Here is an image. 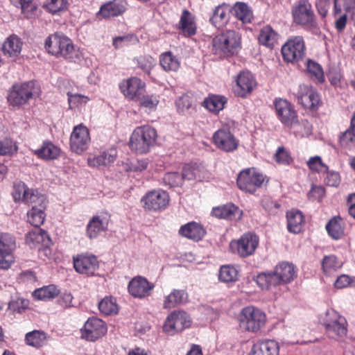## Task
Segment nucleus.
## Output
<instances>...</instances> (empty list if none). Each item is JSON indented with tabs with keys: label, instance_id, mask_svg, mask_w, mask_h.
Listing matches in <instances>:
<instances>
[{
	"label": "nucleus",
	"instance_id": "f257e3e1",
	"mask_svg": "<svg viewBox=\"0 0 355 355\" xmlns=\"http://www.w3.org/2000/svg\"><path fill=\"white\" fill-rule=\"evenodd\" d=\"M44 49L49 54L56 58L62 57L70 62L80 63L83 59L80 49L63 33L49 35L45 40Z\"/></svg>",
	"mask_w": 355,
	"mask_h": 355
},
{
	"label": "nucleus",
	"instance_id": "f03ea898",
	"mask_svg": "<svg viewBox=\"0 0 355 355\" xmlns=\"http://www.w3.org/2000/svg\"><path fill=\"white\" fill-rule=\"evenodd\" d=\"M40 92V85L35 80L15 83L8 91L7 101L13 109H19L31 99L38 97Z\"/></svg>",
	"mask_w": 355,
	"mask_h": 355
},
{
	"label": "nucleus",
	"instance_id": "7ed1b4c3",
	"mask_svg": "<svg viewBox=\"0 0 355 355\" xmlns=\"http://www.w3.org/2000/svg\"><path fill=\"white\" fill-rule=\"evenodd\" d=\"M241 49V37L234 30H227L212 40V51L220 59L232 57Z\"/></svg>",
	"mask_w": 355,
	"mask_h": 355
},
{
	"label": "nucleus",
	"instance_id": "20e7f679",
	"mask_svg": "<svg viewBox=\"0 0 355 355\" xmlns=\"http://www.w3.org/2000/svg\"><path fill=\"white\" fill-rule=\"evenodd\" d=\"M157 138V132L155 128L149 125L139 126L131 134L129 147L137 154H146L155 145Z\"/></svg>",
	"mask_w": 355,
	"mask_h": 355
},
{
	"label": "nucleus",
	"instance_id": "39448f33",
	"mask_svg": "<svg viewBox=\"0 0 355 355\" xmlns=\"http://www.w3.org/2000/svg\"><path fill=\"white\" fill-rule=\"evenodd\" d=\"M293 21L305 29L315 33L319 30L312 6L309 0H299L292 9Z\"/></svg>",
	"mask_w": 355,
	"mask_h": 355
},
{
	"label": "nucleus",
	"instance_id": "423d86ee",
	"mask_svg": "<svg viewBox=\"0 0 355 355\" xmlns=\"http://www.w3.org/2000/svg\"><path fill=\"white\" fill-rule=\"evenodd\" d=\"M239 326L250 332H257L265 324L266 314L254 306L244 307L239 315Z\"/></svg>",
	"mask_w": 355,
	"mask_h": 355
},
{
	"label": "nucleus",
	"instance_id": "0eeeda50",
	"mask_svg": "<svg viewBox=\"0 0 355 355\" xmlns=\"http://www.w3.org/2000/svg\"><path fill=\"white\" fill-rule=\"evenodd\" d=\"M264 182V176L254 168L241 170L237 175L236 185L245 193L254 194L257 189L261 188Z\"/></svg>",
	"mask_w": 355,
	"mask_h": 355
},
{
	"label": "nucleus",
	"instance_id": "6e6552de",
	"mask_svg": "<svg viewBox=\"0 0 355 355\" xmlns=\"http://www.w3.org/2000/svg\"><path fill=\"white\" fill-rule=\"evenodd\" d=\"M273 107L278 120L287 128H293L300 123L297 113L292 103L286 99L275 98Z\"/></svg>",
	"mask_w": 355,
	"mask_h": 355
},
{
	"label": "nucleus",
	"instance_id": "1a4fd4ad",
	"mask_svg": "<svg viewBox=\"0 0 355 355\" xmlns=\"http://www.w3.org/2000/svg\"><path fill=\"white\" fill-rule=\"evenodd\" d=\"M259 238L253 232L244 233L241 237L230 243V248L241 257H248L253 254L259 245Z\"/></svg>",
	"mask_w": 355,
	"mask_h": 355
},
{
	"label": "nucleus",
	"instance_id": "9d476101",
	"mask_svg": "<svg viewBox=\"0 0 355 355\" xmlns=\"http://www.w3.org/2000/svg\"><path fill=\"white\" fill-rule=\"evenodd\" d=\"M212 141L218 149L225 153L234 152L239 145V139L232 132L230 126L227 124L222 125L214 133Z\"/></svg>",
	"mask_w": 355,
	"mask_h": 355
},
{
	"label": "nucleus",
	"instance_id": "9b49d317",
	"mask_svg": "<svg viewBox=\"0 0 355 355\" xmlns=\"http://www.w3.org/2000/svg\"><path fill=\"white\" fill-rule=\"evenodd\" d=\"M192 320L184 311H174L169 314L163 324V331L171 335L191 327Z\"/></svg>",
	"mask_w": 355,
	"mask_h": 355
},
{
	"label": "nucleus",
	"instance_id": "f8f14e48",
	"mask_svg": "<svg viewBox=\"0 0 355 355\" xmlns=\"http://www.w3.org/2000/svg\"><path fill=\"white\" fill-rule=\"evenodd\" d=\"M283 60L295 63L302 60L305 55V44L302 36H295L288 40L282 47Z\"/></svg>",
	"mask_w": 355,
	"mask_h": 355
},
{
	"label": "nucleus",
	"instance_id": "ddd939ff",
	"mask_svg": "<svg viewBox=\"0 0 355 355\" xmlns=\"http://www.w3.org/2000/svg\"><path fill=\"white\" fill-rule=\"evenodd\" d=\"M141 202L145 210L157 212L166 208L169 202V195L162 189H153L145 193Z\"/></svg>",
	"mask_w": 355,
	"mask_h": 355
},
{
	"label": "nucleus",
	"instance_id": "4468645a",
	"mask_svg": "<svg viewBox=\"0 0 355 355\" xmlns=\"http://www.w3.org/2000/svg\"><path fill=\"white\" fill-rule=\"evenodd\" d=\"M107 331L105 322L94 316L89 318L81 329L82 337L91 342H95L102 338Z\"/></svg>",
	"mask_w": 355,
	"mask_h": 355
},
{
	"label": "nucleus",
	"instance_id": "2eb2a0df",
	"mask_svg": "<svg viewBox=\"0 0 355 355\" xmlns=\"http://www.w3.org/2000/svg\"><path fill=\"white\" fill-rule=\"evenodd\" d=\"M89 141V129L83 123L76 125L70 137L71 150L80 155L88 148Z\"/></svg>",
	"mask_w": 355,
	"mask_h": 355
},
{
	"label": "nucleus",
	"instance_id": "dca6fc26",
	"mask_svg": "<svg viewBox=\"0 0 355 355\" xmlns=\"http://www.w3.org/2000/svg\"><path fill=\"white\" fill-rule=\"evenodd\" d=\"M119 89L125 98L138 101L146 92V83L137 77H130L119 84Z\"/></svg>",
	"mask_w": 355,
	"mask_h": 355
},
{
	"label": "nucleus",
	"instance_id": "f3484780",
	"mask_svg": "<svg viewBox=\"0 0 355 355\" xmlns=\"http://www.w3.org/2000/svg\"><path fill=\"white\" fill-rule=\"evenodd\" d=\"M256 85L254 75L248 70L242 71L236 77L234 94L238 97L245 98L252 93Z\"/></svg>",
	"mask_w": 355,
	"mask_h": 355
},
{
	"label": "nucleus",
	"instance_id": "a211bd4d",
	"mask_svg": "<svg viewBox=\"0 0 355 355\" xmlns=\"http://www.w3.org/2000/svg\"><path fill=\"white\" fill-rule=\"evenodd\" d=\"M73 268L80 274L94 277L96 275V271L99 268V261L97 257L93 254L78 255L76 258H73Z\"/></svg>",
	"mask_w": 355,
	"mask_h": 355
},
{
	"label": "nucleus",
	"instance_id": "6ab92c4d",
	"mask_svg": "<svg viewBox=\"0 0 355 355\" xmlns=\"http://www.w3.org/2000/svg\"><path fill=\"white\" fill-rule=\"evenodd\" d=\"M155 284L150 282L146 277L136 276L128 283V291L130 295L135 298L142 299L149 296Z\"/></svg>",
	"mask_w": 355,
	"mask_h": 355
},
{
	"label": "nucleus",
	"instance_id": "aec40b11",
	"mask_svg": "<svg viewBox=\"0 0 355 355\" xmlns=\"http://www.w3.org/2000/svg\"><path fill=\"white\" fill-rule=\"evenodd\" d=\"M272 271L277 286L289 284L297 276L295 266L288 261L279 262Z\"/></svg>",
	"mask_w": 355,
	"mask_h": 355
},
{
	"label": "nucleus",
	"instance_id": "412c9836",
	"mask_svg": "<svg viewBox=\"0 0 355 355\" xmlns=\"http://www.w3.org/2000/svg\"><path fill=\"white\" fill-rule=\"evenodd\" d=\"M211 214L217 218L229 220H239L243 215V210L232 202L213 207Z\"/></svg>",
	"mask_w": 355,
	"mask_h": 355
},
{
	"label": "nucleus",
	"instance_id": "4be33fe9",
	"mask_svg": "<svg viewBox=\"0 0 355 355\" xmlns=\"http://www.w3.org/2000/svg\"><path fill=\"white\" fill-rule=\"evenodd\" d=\"M16 243L15 237L8 233L0 234V268L8 269L11 266L10 262L6 260V258L10 255L12 251L15 248Z\"/></svg>",
	"mask_w": 355,
	"mask_h": 355
},
{
	"label": "nucleus",
	"instance_id": "5701e85b",
	"mask_svg": "<svg viewBox=\"0 0 355 355\" xmlns=\"http://www.w3.org/2000/svg\"><path fill=\"white\" fill-rule=\"evenodd\" d=\"M297 101L304 108L311 112H316L322 105L320 95L312 85L306 87V92L297 97Z\"/></svg>",
	"mask_w": 355,
	"mask_h": 355
},
{
	"label": "nucleus",
	"instance_id": "b1692460",
	"mask_svg": "<svg viewBox=\"0 0 355 355\" xmlns=\"http://www.w3.org/2000/svg\"><path fill=\"white\" fill-rule=\"evenodd\" d=\"M248 355H279V344L270 339L258 340L252 345Z\"/></svg>",
	"mask_w": 355,
	"mask_h": 355
},
{
	"label": "nucleus",
	"instance_id": "393cba45",
	"mask_svg": "<svg viewBox=\"0 0 355 355\" xmlns=\"http://www.w3.org/2000/svg\"><path fill=\"white\" fill-rule=\"evenodd\" d=\"M179 234L188 239L199 241L206 235L207 231L200 223L191 221L180 227Z\"/></svg>",
	"mask_w": 355,
	"mask_h": 355
},
{
	"label": "nucleus",
	"instance_id": "a878e982",
	"mask_svg": "<svg viewBox=\"0 0 355 355\" xmlns=\"http://www.w3.org/2000/svg\"><path fill=\"white\" fill-rule=\"evenodd\" d=\"M176 28L183 36L187 37H192L196 34L197 26L194 17L187 9L183 10Z\"/></svg>",
	"mask_w": 355,
	"mask_h": 355
},
{
	"label": "nucleus",
	"instance_id": "bb28decb",
	"mask_svg": "<svg viewBox=\"0 0 355 355\" xmlns=\"http://www.w3.org/2000/svg\"><path fill=\"white\" fill-rule=\"evenodd\" d=\"M108 229V221L100 216H92L86 226V236L90 240L96 239L99 234Z\"/></svg>",
	"mask_w": 355,
	"mask_h": 355
},
{
	"label": "nucleus",
	"instance_id": "cd10ccee",
	"mask_svg": "<svg viewBox=\"0 0 355 355\" xmlns=\"http://www.w3.org/2000/svg\"><path fill=\"white\" fill-rule=\"evenodd\" d=\"M23 44L22 40L18 35L12 34L3 42L1 51L4 55L17 58L21 54Z\"/></svg>",
	"mask_w": 355,
	"mask_h": 355
},
{
	"label": "nucleus",
	"instance_id": "c85d7f7f",
	"mask_svg": "<svg viewBox=\"0 0 355 355\" xmlns=\"http://www.w3.org/2000/svg\"><path fill=\"white\" fill-rule=\"evenodd\" d=\"M125 10L123 0H113L103 4L96 15L107 19L121 15Z\"/></svg>",
	"mask_w": 355,
	"mask_h": 355
},
{
	"label": "nucleus",
	"instance_id": "c756f323",
	"mask_svg": "<svg viewBox=\"0 0 355 355\" xmlns=\"http://www.w3.org/2000/svg\"><path fill=\"white\" fill-rule=\"evenodd\" d=\"M25 241L31 248H36L44 242L47 244L51 243V237L44 229L35 227V230L29 231L26 234Z\"/></svg>",
	"mask_w": 355,
	"mask_h": 355
},
{
	"label": "nucleus",
	"instance_id": "7c9ffc66",
	"mask_svg": "<svg viewBox=\"0 0 355 355\" xmlns=\"http://www.w3.org/2000/svg\"><path fill=\"white\" fill-rule=\"evenodd\" d=\"M33 154L40 159L53 160L60 156V148L52 141L46 139L43 141L40 148L33 150Z\"/></svg>",
	"mask_w": 355,
	"mask_h": 355
},
{
	"label": "nucleus",
	"instance_id": "2f4dec72",
	"mask_svg": "<svg viewBox=\"0 0 355 355\" xmlns=\"http://www.w3.org/2000/svg\"><path fill=\"white\" fill-rule=\"evenodd\" d=\"M229 14H230V5L223 3L214 9L209 21L214 26L219 28L229 21Z\"/></svg>",
	"mask_w": 355,
	"mask_h": 355
},
{
	"label": "nucleus",
	"instance_id": "473e14b6",
	"mask_svg": "<svg viewBox=\"0 0 355 355\" xmlns=\"http://www.w3.org/2000/svg\"><path fill=\"white\" fill-rule=\"evenodd\" d=\"M286 219L287 229L289 232L296 234L302 232L304 216L301 211L292 209L286 212Z\"/></svg>",
	"mask_w": 355,
	"mask_h": 355
},
{
	"label": "nucleus",
	"instance_id": "72a5a7b5",
	"mask_svg": "<svg viewBox=\"0 0 355 355\" xmlns=\"http://www.w3.org/2000/svg\"><path fill=\"white\" fill-rule=\"evenodd\" d=\"M227 103V98L223 95L209 94L208 96L204 99L202 105L209 112L218 114L225 108V105Z\"/></svg>",
	"mask_w": 355,
	"mask_h": 355
},
{
	"label": "nucleus",
	"instance_id": "f704fd0d",
	"mask_svg": "<svg viewBox=\"0 0 355 355\" xmlns=\"http://www.w3.org/2000/svg\"><path fill=\"white\" fill-rule=\"evenodd\" d=\"M306 72L316 84H322L325 82L324 70L320 64L315 60L308 58L305 62Z\"/></svg>",
	"mask_w": 355,
	"mask_h": 355
},
{
	"label": "nucleus",
	"instance_id": "c9c22d12",
	"mask_svg": "<svg viewBox=\"0 0 355 355\" xmlns=\"http://www.w3.org/2000/svg\"><path fill=\"white\" fill-rule=\"evenodd\" d=\"M341 222L342 218L338 215L332 217L325 225L328 235L334 240H339L345 235V229Z\"/></svg>",
	"mask_w": 355,
	"mask_h": 355
},
{
	"label": "nucleus",
	"instance_id": "e433bc0d",
	"mask_svg": "<svg viewBox=\"0 0 355 355\" xmlns=\"http://www.w3.org/2000/svg\"><path fill=\"white\" fill-rule=\"evenodd\" d=\"M230 14L243 23H250L251 21L252 10L245 2L237 1L234 6H230Z\"/></svg>",
	"mask_w": 355,
	"mask_h": 355
},
{
	"label": "nucleus",
	"instance_id": "4c0bfd02",
	"mask_svg": "<svg viewBox=\"0 0 355 355\" xmlns=\"http://www.w3.org/2000/svg\"><path fill=\"white\" fill-rule=\"evenodd\" d=\"M252 281L256 282L257 286L261 290L268 291L272 287L278 286L272 270L261 272L253 275Z\"/></svg>",
	"mask_w": 355,
	"mask_h": 355
},
{
	"label": "nucleus",
	"instance_id": "58836bf2",
	"mask_svg": "<svg viewBox=\"0 0 355 355\" xmlns=\"http://www.w3.org/2000/svg\"><path fill=\"white\" fill-rule=\"evenodd\" d=\"M48 205H33L31 209L27 212L28 222L35 227H40L44 224L46 218L45 210Z\"/></svg>",
	"mask_w": 355,
	"mask_h": 355
},
{
	"label": "nucleus",
	"instance_id": "ea45409f",
	"mask_svg": "<svg viewBox=\"0 0 355 355\" xmlns=\"http://www.w3.org/2000/svg\"><path fill=\"white\" fill-rule=\"evenodd\" d=\"M159 64L165 71H177L180 66L178 57L171 51L161 53L159 55Z\"/></svg>",
	"mask_w": 355,
	"mask_h": 355
},
{
	"label": "nucleus",
	"instance_id": "a19ab883",
	"mask_svg": "<svg viewBox=\"0 0 355 355\" xmlns=\"http://www.w3.org/2000/svg\"><path fill=\"white\" fill-rule=\"evenodd\" d=\"M60 294V290L54 284L36 288L32 293L35 300L47 301L55 298Z\"/></svg>",
	"mask_w": 355,
	"mask_h": 355
},
{
	"label": "nucleus",
	"instance_id": "79ce46f5",
	"mask_svg": "<svg viewBox=\"0 0 355 355\" xmlns=\"http://www.w3.org/2000/svg\"><path fill=\"white\" fill-rule=\"evenodd\" d=\"M279 35L272 29V28L268 25L263 26L258 36L259 42L267 47L273 48L275 43L278 39Z\"/></svg>",
	"mask_w": 355,
	"mask_h": 355
},
{
	"label": "nucleus",
	"instance_id": "37998d69",
	"mask_svg": "<svg viewBox=\"0 0 355 355\" xmlns=\"http://www.w3.org/2000/svg\"><path fill=\"white\" fill-rule=\"evenodd\" d=\"M187 294L184 290L173 289L172 292L165 297L164 300V307L165 309H172L178 304H182L187 299Z\"/></svg>",
	"mask_w": 355,
	"mask_h": 355
},
{
	"label": "nucleus",
	"instance_id": "c03bdc74",
	"mask_svg": "<svg viewBox=\"0 0 355 355\" xmlns=\"http://www.w3.org/2000/svg\"><path fill=\"white\" fill-rule=\"evenodd\" d=\"M47 338L46 334L42 330H33L25 335V343L27 345L40 348L44 345Z\"/></svg>",
	"mask_w": 355,
	"mask_h": 355
},
{
	"label": "nucleus",
	"instance_id": "a18cd8bd",
	"mask_svg": "<svg viewBox=\"0 0 355 355\" xmlns=\"http://www.w3.org/2000/svg\"><path fill=\"white\" fill-rule=\"evenodd\" d=\"M239 270L232 265L221 266L218 273V279L221 282L232 283L239 279Z\"/></svg>",
	"mask_w": 355,
	"mask_h": 355
},
{
	"label": "nucleus",
	"instance_id": "49530a36",
	"mask_svg": "<svg viewBox=\"0 0 355 355\" xmlns=\"http://www.w3.org/2000/svg\"><path fill=\"white\" fill-rule=\"evenodd\" d=\"M346 320L343 316L337 321L333 322L332 324H327L325 331L329 337L334 338V336H343L347 334V329Z\"/></svg>",
	"mask_w": 355,
	"mask_h": 355
},
{
	"label": "nucleus",
	"instance_id": "de8ad7c7",
	"mask_svg": "<svg viewBox=\"0 0 355 355\" xmlns=\"http://www.w3.org/2000/svg\"><path fill=\"white\" fill-rule=\"evenodd\" d=\"M98 306L100 312L106 315L117 314L119 312L116 300L112 296H105L98 302Z\"/></svg>",
	"mask_w": 355,
	"mask_h": 355
},
{
	"label": "nucleus",
	"instance_id": "09e8293b",
	"mask_svg": "<svg viewBox=\"0 0 355 355\" xmlns=\"http://www.w3.org/2000/svg\"><path fill=\"white\" fill-rule=\"evenodd\" d=\"M24 205H33L38 207L48 205L49 200L46 195L40 193L37 189L28 188L27 200H23Z\"/></svg>",
	"mask_w": 355,
	"mask_h": 355
},
{
	"label": "nucleus",
	"instance_id": "8fccbe9b",
	"mask_svg": "<svg viewBox=\"0 0 355 355\" xmlns=\"http://www.w3.org/2000/svg\"><path fill=\"white\" fill-rule=\"evenodd\" d=\"M138 42L139 39L134 33H128L123 35L116 36L112 39V45L116 49L134 45Z\"/></svg>",
	"mask_w": 355,
	"mask_h": 355
},
{
	"label": "nucleus",
	"instance_id": "3c124183",
	"mask_svg": "<svg viewBox=\"0 0 355 355\" xmlns=\"http://www.w3.org/2000/svg\"><path fill=\"white\" fill-rule=\"evenodd\" d=\"M28 188V185L24 182L20 181L15 183L11 193L13 201L15 203H20L23 202V200H27Z\"/></svg>",
	"mask_w": 355,
	"mask_h": 355
},
{
	"label": "nucleus",
	"instance_id": "603ef678",
	"mask_svg": "<svg viewBox=\"0 0 355 355\" xmlns=\"http://www.w3.org/2000/svg\"><path fill=\"white\" fill-rule=\"evenodd\" d=\"M134 62L137 63V67L142 70V71L147 75L150 74L152 69L155 66V59L149 55H141L134 59Z\"/></svg>",
	"mask_w": 355,
	"mask_h": 355
},
{
	"label": "nucleus",
	"instance_id": "864d4df0",
	"mask_svg": "<svg viewBox=\"0 0 355 355\" xmlns=\"http://www.w3.org/2000/svg\"><path fill=\"white\" fill-rule=\"evenodd\" d=\"M148 159H141L135 161L128 160L123 164V168L128 173H141L148 168Z\"/></svg>",
	"mask_w": 355,
	"mask_h": 355
},
{
	"label": "nucleus",
	"instance_id": "5fc2aeb1",
	"mask_svg": "<svg viewBox=\"0 0 355 355\" xmlns=\"http://www.w3.org/2000/svg\"><path fill=\"white\" fill-rule=\"evenodd\" d=\"M68 0H49L44 5V8L47 12L52 15H56L60 12L65 11L68 9Z\"/></svg>",
	"mask_w": 355,
	"mask_h": 355
},
{
	"label": "nucleus",
	"instance_id": "6e6d98bb",
	"mask_svg": "<svg viewBox=\"0 0 355 355\" xmlns=\"http://www.w3.org/2000/svg\"><path fill=\"white\" fill-rule=\"evenodd\" d=\"M163 183L169 188L182 187V175L179 172H168L163 177Z\"/></svg>",
	"mask_w": 355,
	"mask_h": 355
},
{
	"label": "nucleus",
	"instance_id": "4d7b16f0",
	"mask_svg": "<svg viewBox=\"0 0 355 355\" xmlns=\"http://www.w3.org/2000/svg\"><path fill=\"white\" fill-rule=\"evenodd\" d=\"M29 305V301L21 297H12L8 302V309L13 313H21Z\"/></svg>",
	"mask_w": 355,
	"mask_h": 355
},
{
	"label": "nucleus",
	"instance_id": "13d9d810",
	"mask_svg": "<svg viewBox=\"0 0 355 355\" xmlns=\"http://www.w3.org/2000/svg\"><path fill=\"white\" fill-rule=\"evenodd\" d=\"M322 173H326V176L324 177V183L327 186L336 188L339 187L341 181L339 172L334 170H329L328 168L327 170L324 169Z\"/></svg>",
	"mask_w": 355,
	"mask_h": 355
},
{
	"label": "nucleus",
	"instance_id": "bf43d9fd",
	"mask_svg": "<svg viewBox=\"0 0 355 355\" xmlns=\"http://www.w3.org/2000/svg\"><path fill=\"white\" fill-rule=\"evenodd\" d=\"M275 159L277 163L285 166H288L293 162L290 153L284 146H279L277 148L275 155Z\"/></svg>",
	"mask_w": 355,
	"mask_h": 355
},
{
	"label": "nucleus",
	"instance_id": "052dcab7",
	"mask_svg": "<svg viewBox=\"0 0 355 355\" xmlns=\"http://www.w3.org/2000/svg\"><path fill=\"white\" fill-rule=\"evenodd\" d=\"M307 165L310 170L318 173H322L324 169H328V166L322 162L321 157L319 155L311 157L307 161Z\"/></svg>",
	"mask_w": 355,
	"mask_h": 355
},
{
	"label": "nucleus",
	"instance_id": "680f3d73",
	"mask_svg": "<svg viewBox=\"0 0 355 355\" xmlns=\"http://www.w3.org/2000/svg\"><path fill=\"white\" fill-rule=\"evenodd\" d=\"M141 107L148 108L149 110L156 109L159 100L155 95H144L141 96V98L138 101Z\"/></svg>",
	"mask_w": 355,
	"mask_h": 355
},
{
	"label": "nucleus",
	"instance_id": "e2e57ef3",
	"mask_svg": "<svg viewBox=\"0 0 355 355\" xmlns=\"http://www.w3.org/2000/svg\"><path fill=\"white\" fill-rule=\"evenodd\" d=\"M325 193L326 190L324 187L312 184L311 188L307 194V197L310 200L322 201L325 196Z\"/></svg>",
	"mask_w": 355,
	"mask_h": 355
},
{
	"label": "nucleus",
	"instance_id": "0e129e2a",
	"mask_svg": "<svg viewBox=\"0 0 355 355\" xmlns=\"http://www.w3.org/2000/svg\"><path fill=\"white\" fill-rule=\"evenodd\" d=\"M341 315L334 309L327 310L325 315L320 318V322L322 325L327 328V324H333V322L340 319Z\"/></svg>",
	"mask_w": 355,
	"mask_h": 355
},
{
	"label": "nucleus",
	"instance_id": "69168bd1",
	"mask_svg": "<svg viewBox=\"0 0 355 355\" xmlns=\"http://www.w3.org/2000/svg\"><path fill=\"white\" fill-rule=\"evenodd\" d=\"M107 154L103 152L100 155L95 157L93 160H89V164L93 166H106L112 162H114L115 157H112V159L107 158Z\"/></svg>",
	"mask_w": 355,
	"mask_h": 355
},
{
	"label": "nucleus",
	"instance_id": "338daca9",
	"mask_svg": "<svg viewBox=\"0 0 355 355\" xmlns=\"http://www.w3.org/2000/svg\"><path fill=\"white\" fill-rule=\"evenodd\" d=\"M355 286L354 279L347 275H341L334 282L335 288L342 289L347 286Z\"/></svg>",
	"mask_w": 355,
	"mask_h": 355
},
{
	"label": "nucleus",
	"instance_id": "774afa93",
	"mask_svg": "<svg viewBox=\"0 0 355 355\" xmlns=\"http://www.w3.org/2000/svg\"><path fill=\"white\" fill-rule=\"evenodd\" d=\"M197 170L190 164H186L182 168L180 174L182 175V180H193L196 179Z\"/></svg>",
	"mask_w": 355,
	"mask_h": 355
}]
</instances>
